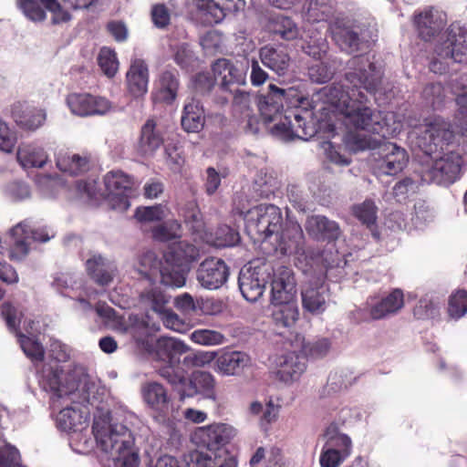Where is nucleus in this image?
Masks as SVG:
<instances>
[{
    "instance_id": "obj_1",
    "label": "nucleus",
    "mask_w": 467,
    "mask_h": 467,
    "mask_svg": "<svg viewBox=\"0 0 467 467\" xmlns=\"http://www.w3.org/2000/svg\"><path fill=\"white\" fill-rule=\"evenodd\" d=\"M351 71L345 76L346 84L334 83L323 88L325 100L344 116L345 124L355 130L384 134L387 117L368 106L364 93L375 95L381 87L383 73L367 57L355 56L349 61Z\"/></svg>"
},
{
    "instance_id": "obj_2",
    "label": "nucleus",
    "mask_w": 467,
    "mask_h": 467,
    "mask_svg": "<svg viewBox=\"0 0 467 467\" xmlns=\"http://www.w3.org/2000/svg\"><path fill=\"white\" fill-rule=\"evenodd\" d=\"M454 137L449 119L440 115L423 119L416 137L417 146L429 157L419 171L423 182L450 186L460 179L462 158L457 151L448 150Z\"/></svg>"
},
{
    "instance_id": "obj_3",
    "label": "nucleus",
    "mask_w": 467,
    "mask_h": 467,
    "mask_svg": "<svg viewBox=\"0 0 467 467\" xmlns=\"http://www.w3.org/2000/svg\"><path fill=\"white\" fill-rule=\"evenodd\" d=\"M186 345L171 337H161L155 344V357L161 364L157 368L158 374L171 385L185 382L187 368L198 365L195 355H185Z\"/></svg>"
},
{
    "instance_id": "obj_4",
    "label": "nucleus",
    "mask_w": 467,
    "mask_h": 467,
    "mask_svg": "<svg viewBox=\"0 0 467 467\" xmlns=\"http://www.w3.org/2000/svg\"><path fill=\"white\" fill-rule=\"evenodd\" d=\"M44 390L53 397L61 399L75 395L79 403L89 402L90 383L88 377L79 368L65 371L60 367L44 366L39 378Z\"/></svg>"
},
{
    "instance_id": "obj_5",
    "label": "nucleus",
    "mask_w": 467,
    "mask_h": 467,
    "mask_svg": "<svg viewBox=\"0 0 467 467\" xmlns=\"http://www.w3.org/2000/svg\"><path fill=\"white\" fill-rule=\"evenodd\" d=\"M96 440L103 451L109 454L115 467H138L140 457L134 451V437L123 424H110L98 431Z\"/></svg>"
},
{
    "instance_id": "obj_6",
    "label": "nucleus",
    "mask_w": 467,
    "mask_h": 467,
    "mask_svg": "<svg viewBox=\"0 0 467 467\" xmlns=\"http://www.w3.org/2000/svg\"><path fill=\"white\" fill-rule=\"evenodd\" d=\"M245 222V231L254 242H265L283 225L282 212L274 204H259L246 212L239 211Z\"/></svg>"
},
{
    "instance_id": "obj_7",
    "label": "nucleus",
    "mask_w": 467,
    "mask_h": 467,
    "mask_svg": "<svg viewBox=\"0 0 467 467\" xmlns=\"http://www.w3.org/2000/svg\"><path fill=\"white\" fill-rule=\"evenodd\" d=\"M13 244L9 258L14 261L23 260L29 253L31 241L46 243L51 239L47 228H32L28 220H24L10 230Z\"/></svg>"
},
{
    "instance_id": "obj_8",
    "label": "nucleus",
    "mask_w": 467,
    "mask_h": 467,
    "mask_svg": "<svg viewBox=\"0 0 467 467\" xmlns=\"http://www.w3.org/2000/svg\"><path fill=\"white\" fill-rule=\"evenodd\" d=\"M302 103V97L294 88L284 89L274 84L269 85L268 93L258 103L261 118L265 123H270L284 117L282 109L284 102L287 104Z\"/></svg>"
},
{
    "instance_id": "obj_9",
    "label": "nucleus",
    "mask_w": 467,
    "mask_h": 467,
    "mask_svg": "<svg viewBox=\"0 0 467 467\" xmlns=\"http://www.w3.org/2000/svg\"><path fill=\"white\" fill-rule=\"evenodd\" d=\"M301 103L295 108L285 110L284 117L272 128V133L285 140L300 139L307 140L315 134V128L307 125L306 118L301 115Z\"/></svg>"
},
{
    "instance_id": "obj_10",
    "label": "nucleus",
    "mask_w": 467,
    "mask_h": 467,
    "mask_svg": "<svg viewBox=\"0 0 467 467\" xmlns=\"http://www.w3.org/2000/svg\"><path fill=\"white\" fill-rule=\"evenodd\" d=\"M235 435V430L226 423H214L198 428L192 434V441L210 451L219 450Z\"/></svg>"
},
{
    "instance_id": "obj_11",
    "label": "nucleus",
    "mask_w": 467,
    "mask_h": 467,
    "mask_svg": "<svg viewBox=\"0 0 467 467\" xmlns=\"http://www.w3.org/2000/svg\"><path fill=\"white\" fill-rule=\"evenodd\" d=\"M379 157L375 160V170L379 175H396L406 166L409 157L407 151L394 143H385L379 149Z\"/></svg>"
},
{
    "instance_id": "obj_12",
    "label": "nucleus",
    "mask_w": 467,
    "mask_h": 467,
    "mask_svg": "<svg viewBox=\"0 0 467 467\" xmlns=\"http://www.w3.org/2000/svg\"><path fill=\"white\" fill-rule=\"evenodd\" d=\"M296 283L294 272L287 266L278 267L271 282L272 304H295Z\"/></svg>"
},
{
    "instance_id": "obj_13",
    "label": "nucleus",
    "mask_w": 467,
    "mask_h": 467,
    "mask_svg": "<svg viewBox=\"0 0 467 467\" xmlns=\"http://www.w3.org/2000/svg\"><path fill=\"white\" fill-rule=\"evenodd\" d=\"M229 267L221 258H206L199 265L196 277L200 285L210 290L221 287L228 279Z\"/></svg>"
},
{
    "instance_id": "obj_14",
    "label": "nucleus",
    "mask_w": 467,
    "mask_h": 467,
    "mask_svg": "<svg viewBox=\"0 0 467 467\" xmlns=\"http://www.w3.org/2000/svg\"><path fill=\"white\" fill-rule=\"evenodd\" d=\"M214 79L219 81V90L222 93L232 94L234 87H240L245 83V73L238 68L231 60L226 58L217 59L212 66Z\"/></svg>"
},
{
    "instance_id": "obj_15",
    "label": "nucleus",
    "mask_w": 467,
    "mask_h": 467,
    "mask_svg": "<svg viewBox=\"0 0 467 467\" xmlns=\"http://www.w3.org/2000/svg\"><path fill=\"white\" fill-rule=\"evenodd\" d=\"M67 102L71 112L81 117L104 115L110 109V103L108 99L88 93L69 94Z\"/></svg>"
},
{
    "instance_id": "obj_16",
    "label": "nucleus",
    "mask_w": 467,
    "mask_h": 467,
    "mask_svg": "<svg viewBox=\"0 0 467 467\" xmlns=\"http://www.w3.org/2000/svg\"><path fill=\"white\" fill-rule=\"evenodd\" d=\"M185 376V382L171 385L181 392L182 397L201 395L206 399H215V381L213 376L206 371H194L191 378Z\"/></svg>"
},
{
    "instance_id": "obj_17",
    "label": "nucleus",
    "mask_w": 467,
    "mask_h": 467,
    "mask_svg": "<svg viewBox=\"0 0 467 467\" xmlns=\"http://www.w3.org/2000/svg\"><path fill=\"white\" fill-rule=\"evenodd\" d=\"M464 35L461 29L451 26L446 31V38L435 48V52L441 59H451L456 63L467 61V46L464 44Z\"/></svg>"
},
{
    "instance_id": "obj_18",
    "label": "nucleus",
    "mask_w": 467,
    "mask_h": 467,
    "mask_svg": "<svg viewBox=\"0 0 467 467\" xmlns=\"http://www.w3.org/2000/svg\"><path fill=\"white\" fill-rule=\"evenodd\" d=\"M275 250L283 255L297 254L303 250L305 236L299 223L288 222L275 234Z\"/></svg>"
},
{
    "instance_id": "obj_19",
    "label": "nucleus",
    "mask_w": 467,
    "mask_h": 467,
    "mask_svg": "<svg viewBox=\"0 0 467 467\" xmlns=\"http://www.w3.org/2000/svg\"><path fill=\"white\" fill-rule=\"evenodd\" d=\"M305 228L308 234L317 240L334 242L341 235L339 224L325 215L317 214L308 216L305 223Z\"/></svg>"
},
{
    "instance_id": "obj_20",
    "label": "nucleus",
    "mask_w": 467,
    "mask_h": 467,
    "mask_svg": "<svg viewBox=\"0 0 467 467\" xmlns=\"http://www.w3.org/2000/svg\"><path fill=\"white\" fill-rule=\"evenodd\" d=\"M11 115L15 122L21 129L36 130L46 120V112L26 102L17 101L13 104Z\"/></svg>"
},
{
    "instance_id": "obj_21",
    "label": "nucleus",
    "mask_w": 467,
    "mask_h": 467,
    "mask_svg": "<svg viewBox=\"0 0 467 467\" xmlns=\"http://www.w3.org/2000/svg\"><path fill=\"white\" fill-rule=\"evenodd\" d=\"M265 280L256 269L242 268L238 277V286L244 298L249 302H256L264 294Z\"/></svg>"
},
{
    "instance_id": "obj_22",
    "label": "nucleus",
    "mask_w": 467,
    "mask_h": 467,
    "mask_svg": "<svg viewBox=\"0 0 467 467\" xmlns=\"http://www.w3.org/2000/svg\"><path fill=\"white\" fill-rule=\"evenodd\" d=\"M127 88L133 98H141L148 91L149 68L142 59L132 61L126 74Z\"/></svg>"
},
{
    "instance_id": "obj_23",
    "label": "nucleus",
    "mask_w": 467,
    "mask_h": 467,
    "mask_svg": "<svg viewBox=\"0 0 467 467\" xmlns=\"http://www.w3.org/2000/svg\"><path fill=\"white\" fill-rule=\"evenodd\" d=\"M134 178L120 170L110 171L104 176V184L109 194L119 197L128 205V197L132 192Z\"/></svg>"
},
{
    "instance_id": "obj_24",
    "label": "nucleus",
    "mask_w": 467,
    "mask_h": 467,
    "mask_svg": "<svg viewBox=\"0 0 467 467\" xmlns=\"http://www.w3.org/2000/svg\"><path fill=\"white\" fill-rule=\"evenodd\" d=\"M277 367L276 378L280 381L290 383L297 380L306 370V358L290 352L280 357Z\"/></svg>"
},
{
    "instance_id": "obj_25",
    "label": "nucleus",
    "mask_w": 467,
    "mask_h": 467,
    "mask_svg": "<svg viewBox=\"0 0 467 467\" xmlns=\"http://www.w3.org/2000/svg\"><path fill=\"white\" fill-rule=\"evenodd\" d=\"M262 63L280 76L285 74L289 67L290 57L285 47L265 45L259 50Z\"/></svg>"
},
{
    "instance_id": "obj_26",
    "label": "nucleus",
    "mask_w": 467,
    "mask_h": 467,
    "mask_svg": "<svg viewBox=\"0 0 467 467\" xmlns=\"http://www.w3.org/2000/svg\"><path fill=\"white\" fill-rule=\"evenodd\" d=\"M164 142L162 132L153 119H149L141 127L138 149L142 155H153Z\"/></svg>"
},
{
    "instance_id": "obj_27",
    "label": "nucleus",
    "mask_w": 467,
    "mask_h": 467,
    "mask_svg": "<svg viewBox=\"0 0 467 467\" xmlns=\"http://www.w3.org/2000/svg\"><path fill=\"white\" fill-rule=\"evenodd\" d=\"M217 370L223 375H236L251 363L249 355L243 351H226L216 358Z\"/></svg>"
},
{
    "instance_id": "obj_28",
    "label": "nucleus",
    "mask_w": 467,
    "mask_h": 467,
    "mask_svg": "<svg viewBox=\"0 0 467 467\" xmlns=\"http://www.w3.org/2000/svg\"><path fill=\"white\" fill-rule=\"evenodd\" d=\"M56 164L62 172L77 176L90 169V158L88 155L60 152L57 156Z\"/></svg>"
},
{
    "instance_id": "obj_29",
    "label": "nucleus",
    "mask_w": 467,
    "mask_h": 467,
    "mask_svg": "<svg viewBox=\"0 0 467 467\" xmlns=\"http://www.w3.org/2000/svg\"><path fill=\"white\" fill-rule=\"evenodd\" d=\"M404 296L400 289H394L379 302L371 306L369 315L372 319L379 320L402 308Z\"/></svg>"
},
{
    "instance_id": "obj_30",
    "label": "nucleus",
    "mask_w": 467,
    "mask_h": 467,
    "mask_svg": "<svg viewBox=\"0 0 467 467\" xmlns=\"http://www.w3.org/2000/svg\"><path fill=\"white\" fill-rule=\"evenodd\" d=\"M233 96V107L235 111L244 113L248 117L247 127L253 130L254 123H257V119L254 116H250L249 109L251 102V96L248 92L242 91L239 87H234L232 94L223 93L222 95L214 98L215 103L219 105H225L228 103L230 97Z\"/></svg>"
},
{
    "instance_id": "obj_31",
    "label": "nucleus",
    "mask_w": 467,
    "mask_h": 467,
    "mask_svg": "<svg viewBox=\"0 0 467 467\" xmlns=\"http://www.w3.org/2000/svg\"><path fill=\"white\" fill-rule=\"evenodd\" d=\"M204 110L201 103L192 99L184 105L181 124L187 132H199L204 126Z\"/></svg>"
},
{
    "instance_id": "obj_32",
    "label": "nucleus",
    "mask_w": 467,
    "mask_h": 467,
    "mask_svg": "<svg viewBox=\"0 0 467 467\" xmlns=\"http://www.w3.org/2000/svg\"><path fill=\"white\" fill-rule=\"evenodd\" d=\"M324 285H308L301 292L303 308L313 314H322L327 308Z\"/></svg>"
},
{
    "instance_id": "obj_33",
    "label": "nucleus",
    "mask_w": 467,
    "mask_h": 467,
    "mask_svg": "<svg viewBox=\"0 0 467 467\" xmlns=\"http://www.w3.org/2000/svg\"><path fill=\"white\" fill-rule=\"evenodd\" d=\"M331 36L339 48L348 53H353L359 49L360 39L358 34L350 27L341 26L338 21L329 26Z\"/></svg>"
},
{
    "instance_id": "obj_34",
    "label": "nucleus",
    "mask_w": 467,
    "mask_h": 467,
    "mask_svg": "<svg viewBox=\"0 0 467 467\" xmlns=\"http://www.w3.org/2000/svg\"><path fill=\"white\" fill-rule=\"evenodd\" d=\"M87 272L99 285H108L114 275V267L101 256L94 255L86 263Z\"/></svg>"
},
{
    "instance_id": "obj_35",
    "label": "nucleus",
    "mask_w": 467,
    "mask_h": 467,
    "mask_svg": "<svg viewBox=\"0 0 467 467\" xmlns=\"http://www.w3.org/2000/svg\"><path fill=\"white\" fill-rule=\"evenodd\" d=\"M144 401L153 410L165 411L169 408V397L165 388L158 382L145 383L141 388Z\"/></svg>"
},
{
    "instance_id": "obj_36",
    "label": "nucleus",
    "mask_w": 467,
    "mask_h": 467,
    "mask_svg": "<svg viewBox=\"0 0 467 467\" xmlns=\"http://www.w3.org/2000/svg\"><path fill=\"white\" fill-rule=\"evenodd\" d=\"M340 66V60L328 57L308 67V77L312 82L327 83L333 78Z\"/></svg>"
},
{
    "instance_id": "obj_37",
    "label": "nucleus",
    "mask_w": 467,
    "mask_h": 467,
    "mask_svg": "<svg viewBox=\"0 0 467 467\" xmlns=\"http://www.w3.org/2000/svg\"><path fill=\"white\" fill-rule=\"evenodd\" d=\"M16 159L24 169L42 168L47 161V155L40 147L22 144L18 147Z\"/></svg>"
},
{
    "instance_id": "obj_38",
    "label": "nucleus",
    "mask_w": 467,
    "mask_h": 467,
    "mask_svg": "<svg viewBox=\"0 0 467 467\" xmlns=\"http://www.w3.org/2000/svg\"><path fill=\"white\" fill-rule=\"evenodd\" d=\"M414 21L419 36L424 41L433 38L444 26L441 19L434 17L431 10L416 15Z\"/></svg>"
},
{
    "instance_id": "obj_39",
    "label": "nucleus",
    "mask_w": 467,
    "mask_h": 467,
    "mask_svg": "<svg viewBox=\"0 0 467 467\" xmlns=\"http://www.w3.org/2000/svg\"><path fill=\"white\" fill-rule=\"evenodd\" d=\"M170 262L179 264L181 267L190 270L192 263L197 261L200 256L199 249L187 242H180L171 248L165 254Z\"/></svg>"
},
{
    "instance_id": "obj_40",
    "label": "nucleus",
    "mask_w": 467,
    "mask_h": 467,
    "mask_svg": "<svg viewBox=\"0 0 467 467\" xmlns=\"http://www.w3.org/2000/svg\"><path fill=\"white\" fill-rule=\"evenodd\" d=\"M332 0H311L303 10V17L309 23L327 22L334 15Z\"/></svg>"
},
{
    "instance_id": "obj_41",
    "label": "nucleus",
    "mask_w": 467,
    "mask_h": 467,
    "mask_svg": "<svg viewBox=\"0 0 467 467\" xmlns=\"http://www.w3.org/2000/svg\"><path fill=\"white\" fill-rule=\"evenodd\" d=\"M179 79L177 74L166 70L159 78L156 99L161 102L171 104L177 97Z\"/></svg>"
},
{
    "instance_id": "obj_42",
    "label": "nucleus",
    "mask_w": 467,
    "mask_h": 467,
    "mask_svg": "<svg viewBox=\"0 0 467 467\" xmlns=\"http://www.w3.org/2000/svg\"><path fill=\"white\" fill-rule=\"evenodd\" d=\"M195 5L202 19L209 25L220 23L228 12L218 0H195Z\"/></svg>"
},
{
    "instance_id": "obj_43",
    "label": "nucleus",
    "mask_w": 467,
    "mask_h": 467,
    "mask_svg": "<svg viewBox=\"0 0 467 467\" xmlns=\"http://www.w3.org/2000/svg\"><path fill=\"white\" fill-rule=\"evenodd\" d=\"M269 28L274 35L286 41L296 39L299 36V28L296 22L283 15L273 16L269 22Z\"/></svg>"
},
{
    "instance_id": "obj_44",
    "label": "nucleus",
    "mask_w": 467,
    "mask_h": 467,
    "mask_svg": "<svg viewBox=\"0 0 467 467\" xmlns=\"http://www.w3.org/2000/svg\"><path fill=\"white\" fill-rule=\"evenodd\" d=\"M164 258L165 261L160 270L161 282L170 286L181 287L184 285L189 269L181 267L179 264L174 262H170L166 256Z\"/></svg>"
},
{
    "instance_id": "obj_45",
    "label": "nucleus",
    "mask_w": 467,
    "mask_h": 467,
    "mask_svg": "<svg viewBox=\"0 0 467 467\" xmlns=\"http://www.w3.org/2000/svg\"><path fill=\"white\" fill-rule=\"evenodd\" d=\"M57 421L61 430L76 431L81 430L88 422V416H84L80 410L73 407H66L59 411Z\"/></svg>"
},
{
    "instance_id": "obj_46",
    "label": "nucleus",
    "mask_w": 467,
    "mask_h": 467,
    "mask_svg": "<svg viewBox=\"0 0 467 467\" xmlns=\"http://www.w3.org/2000/svg\"><path fill=\"white\" fill-rule=\"evenodd\" d=\"M377 210L374 202L366 200L360 204L354 205L352 212L358 221L371 230L372 235L378 240L379 239V234L374 230L376 228Z\"/></svg>"
},
{
    "instance_id": "obj_47",
    "label": "nucleus",
    "mask_w": 467,
    "mask_h": 467,
    "mask_svg": "<svg viewBox=\"0 0 467 467\" xmlns=\"http://www.w3.org/2000/svg\"><path fill=\"white\" fill-rule=\"evenodd\" d=\"M272 318L277 327H291L298 319L299 312L296 304H273Z\"/></svg>"
},
{
    "instance_id": "obj_48",
    "label": "nucleus",
    "mask_w": 467,
    "mask_h": 467,
    "mask_svg": "<svg viewBox=\"0 0 467 467\" xmlns=\"http://www.w3.org/2000/svg\"><path fill=\"white\" fill-rule=\"evenodd\" d=\"M25 355L33 362L39 363L45 358V348L36 339L26 336L21 331L16 335Z\"/></svg>"
},
{
    "instance_id": "obj_49",
    "label": "nucleus",
    "mask_w": 467,
    "mask_h": 467,
    "mask_svg": "<svg viewBox=\"0 0 467 467\" xmlns=\"http://www.w3.org/2000/svg\"><path fill=\"white\" fill-rule=\"evenodd\" d=\"M422 98L433 110L442 109L447 101L444 87L441 83H430L422 91Z\"/></svg>"
},
{
    "instance_id": "obj_50",
    "label": "nucleus",
    "mask_w": 467,
    "mask_h": 467,
    "mask_svg": "<svg viewBox=\"0 0 467 467\" xmlns=\"http://www.w3.org/2000/svg\"><path fill=\"white\" fill-rule=\"evenodd\" d=\"M296 341H300L303 355L311 358H324L328 353L331 347L330 341L325 337L311 342H306L303 337L296 335Z\"/></svg>"
},
{
    "instance_id": "obj_51",
    "label": "nucleus",
    "mask_w": 467,
    "mask_h": 467,
    "mask_svg": "<svg viewBox=\"0 0 467 467\" xmlns=\"http://www.w3.org/2000/svg\"><path fill=\"white\" fill-rule=\"evenodd\" d=\"M16 5L23 15L34 23H41L47 18V9L39 0H16Z\"/></svg>"
},
{
    "instance_id": "obj_52",
    "label": "nucleus",
    "mask_w": 467,
    "mask_h": 467,
    "mask_svg": "<svg viewBox=\"0 0 467 467\" xmlns=\"http://www.w3.org/2000/svg\"><path fill=\"white\" fill-rule=\"evenodd\" d=\"M181 224L176 220L165 221L151 229L152 238L159 242H169L180 237Z\"/></svg>"
},
{
    "instance_id": "obj_53",
    "label": "nucleus",
    "mask_w": 467,
    "mask_h": 467,
    "mask_svg": "<svg viewBox=\"0 0 467 467\" xmlns=\"http://www.w3.org/2000/svg\"><path fill=\"white\" fill-rule=\"evenodd\" d=\"M467 313V291L458 289L453 292L448 300V315L452 319H460Z\"/></svg>"
},
{
    "instance_id": "obj_54",
    "label": "nucleus",
    "mask_w": 467,
    "mask_h": 467,
    "mask_svg": "<svg viewBox=\"0 0 467 467\" xmlns=\"http://www.w3.org/2000/svg\"><path fill=\"white\" fill-rule=\"evenodd\" d=\"M98 64L107 77H114L119 68L116 52L109 47H102L98 56Z\"/></svg>"
},
{
    "instance_id": "obj_55",
    "label": "nucleus",
    "mask_w": 467,
    "mask_h": 467,
    "mask_svg": "<svg viewBox=\"0 0 467 467\" xmlns=\"http://www.w3.org/2000/svg\"><path fill=\"white\" fill-rule=\"evenodd\" d=\"M1 316L12 333L16 335L17 332H20V324L23 314L12 303L4 302L2 304Z\"/></svg>"
},
{
    "instance_id": "obj_56",
    "label": "nucleus",
    "mask_w": 467,
    "mask_h": 467,
    "mask_svg": "<svg viewBox=\"0 0 467 467\" xmlns=\"http://www.w3.org/2000/svg\"><path fill=\"white\" fill-rule=\"evenodd\" d=\"M191 338L194 343L205 346L220 345L225 341V337L221 332L210 329L194 330Z\"/></svg>"
},
{
    "instance_id": "obj_57",
    "label": "nucleus",
    "mask_w": 467,
    "mask_h": 467,
    "mask_svg": "<svg viewBox=\"0 0 467 467\" xmlns=\"http://www.w3.org/2000/svg\"><path fill=\"white\" fill-rule=\"evenodd\" d=\"M213 452H202L198 450L190 451L182 456L185 467H212L214 462Z\"/></svg>"
},
{
    "instance_id": "obj_58",
    "label": "nucleus",
    "mask_w": 467,
    "mask_h": 467,
    "mask_svg": "<svg viewBox=\"0 0 467 467\" xmlns=\"http://www.w3.org/2000/svg\"><path fill=\"white\" fill-rule=\"evenodd\" d=\"M325 445L329 449H334L346 459L350 456L352 451V441L345 433H336L330 436Z\"/></svg>"
},
{
    "instance_id": "obj_59",
    "label": "nucleus",
    "mask_w": 467,
    "mask_h": 467,
    "mask_svg": "<svg viewBox=\"0 0 467 467\" xmlns=\"http://www.w3.org/2000/svg\"><path fill=\"white\" fill-rule=\"evenodd\" d=\"M457 110L455 113L456 125L462 136L467 137V91L459 94L455 99Z\"/></svg>"
},
{
    "instance_id": "obj_60",
    "label": "nucleus",
    "mask_w": 467,
    "mask_h": 467,
    "mask_svg": "<svg viewBox=\"0 0 467 467\" xmlns=\"http://www.w3.org/2000/svg\"><path fill=\"white\" fill-rule=\"evenodd\" d=\"M134 217L140 223H152L161 221L164 214L160 205L140 206L136 209Z\"/></svg>"
},
{
    "instance_id": "obj_61",
    "label": "nucleus",
    "mask_w": 467,
    "mask_h": 467,
    "mask_svg": "<svg viewBox=\"0 0 467 467\" xmlns=\"http://www.w3.org/2000/svg\"><path fill=\"white\" fill-rule=\"evenodd\" d=\"M52 14L51 24L60 25L70 21L71 15L57 0H39Z\"/></svg>"
},
{
    "instance_id": "obj_62",
    "label": "nucleus",
    "mask_w": 467,
    "mask_h": 467,
    "mask_svg": "<svg viewBox=\"0 0 467 467\" xmlns=\"http://www.w3.org/2000/svg\"><path fill=\"white\" fill-rule=\"evenodd\" d=\"M138 271L144 275H150L153 271L160 269L162 264L159 261L156 254L152 251L142 253L139 256Z\"/></svg>"
},
{
    "instance_id": "obj_63",
    "label": "nucleus",
    "mask_w": 467,
    "mask_h": 467,
    "mask_svg": "<svg viewBox=\"0 0 467 467\" xmlns=\"http://www.w3.org/2000/svg\"><path fill=\"white\" fill-rule=\"evenodd\" d=\"M150 18L155 27L165 29L171 24V12L164 4H156L151 7Z\"/></svg>"
},
{
    "instance_id": "obj_64",
    "label": "nucleus",
    "mask_w": 467,
    "mask_h": 467,
    "mask_svg": "<svg viewBox=\"0 0 467 467\" xmlns=\"http://www.w3.org/2000/svg\"><path fill=\"white\" fill-rule=\"evenodd\" d=\"M346 460L345 457L334 451V449H329L324 445L320 453L319 463L321 467H338Z\"/></svg>"
}]
</instances>
